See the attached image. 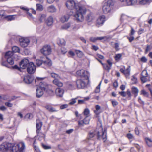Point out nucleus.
Masks as SVG:
<instances>
[{
  "mask_svg": "<svg viewBox=\"0 0 152 152\" xmlns=\"http://www.w3.org/2000/svg\"><path fill=\"white\" fill-rule=\"evenodd\" d=\"M125 2L128 5H132L136 4L137 0H126Z\"/></svg>",
  "mask_w": 152,
  "mask_h": 152,
  "instance_id": "nucleus-25",
  "label": "nucleus"
},
{
  "mask_svg": "<svg viewBox=\"0 0 152 152\" xmlns=\"http://www.w3.org/2000/svg\"><path fill=\"white\" fill-rule=\"evenodd\" d=\"M111 102L113 106L114 107L118 105V102L115 100H112Z\"/></svg>",
  "mask_w": 152,
  "mask_h": 152,
  "instance_id": "nucleus-50",
  "label": "nucleus"
},
{
  "mask_svg": "<svg viewBox=\"0 0 152 152\" xmlns=\"http://www.w3.org/2000/svg\"><path fill=\"white\" fill-rule=\"evenodd\" d=\"M35 71V66L33 62H31L27 68V71L29 74L34 73Z\"/></svg>",
  "mask_w": 152,
  "mask_h": 152,
  "instance_id": "nucleus-12",
  "label": "nucleus"
},
{
  "mask_svg": "<svg viewBox=\"0 0 152 152\" xmlns=\"http://www.w3.org/2000/svg\"><path fill=\"white\" fill-rule=\"evenodd\" d=\"M126 136L129 139H132L134 138V136L133 134L131 133H128L127 134Z\"/></svg>",
  "mask_w": 152,
  "mask_h": 152,
  "instance_id": "nucleus-54",
  "label": "nucleus"
},
{
  "mask_svg": "<svg viewBox=\"0 0 152 152\" xmlns=\"http://www.w3.org/2000/svg\"><path fill=\"white\" fill-rule=\"evenodd\" d=\"M147 60V59L145 56L142 57L140 59V61L143 62H146Z\"/></svg>",
  "mask_w": 152,
  "mask_h": 152,
  "instance_id": "nucleus-57",
  "label": "nucleus"
},
{
  "mask_svg": "<svg viewBox=\"0 0 152 152\" xmlns=\"http://www.w3.org/2000/svg\"><path fill=\"white\" fill-rule=\"evenodd\" d=\"M132 92L134 95L135 97H136L138 95L139 91L137 88L136 87H133L132 88Z\"/></svg>",
  "mask_w": 152,
  "mask_h": 152,
  "instance_id": "nucleus-30",
  "label": "nucleus"
},
{
  "mask_svg": "<svg viewBox=\"0 0 152 152\" xmlns=\"http://www.w3.org/2000/svg\"><path fill=\"white\" fill-rule=\"evenodd\" d=\"M147 76H142L141 77V80L144 83L146 82L147 81V79L146 78Z\"/></svg>",
  "mask_w": 152,
  "mask_h": 152,
  "instance_id": "nucleus-53",
  "label": "nucleus"
},
{
  "mask_svg": "<svg viewBox=\"0 0 152 152\" xmlns=\"http://www.w3.org/2000/svg\"><path fill=\"white\" fill-rule=\"evenodd\" d=\"M90 111L88 108L85 109L83 112V113L86 116L83 120H80L78 121V125L79 126H83L85 125L89 124L90 118L88 117V115Z\"/></svg>",
  "mask_w": 152,
  "mask_h": 152,
  "instance_id": "nucleus-5",
  "label": "nucleus"
},
{
  "mask_svg": "<svg viewBox=\"0 0 152 152\" xmlns=\"http://www.w3.org/2000/svg\"><path fill=\"white\" fill-rule=\"evenodd\" d=\"M36 9L37 11H42L43 10V7L41 4H37L36 5Z\"/></svg>",
  "mask_w": 152,
  "mask_h": 152,
  "instance_id": "nucleus-31",
  "label": "nucleus"
},
{
  "mask_svg": "<svg viewBox=\"0 0 152 152\" xmlns=\"http://www.w3.org/2000/svg\"><path fill=\"white\" fill-rule=\"evenodd\" d=\"M85 4L84 1L76 3L73 0H68L66 2V6L68 8L70 9L75 8L76 9L74 17L77 22H82L84 20V15L86 12V9L83 7Z\"/></svg>",
  "mask_w": 152,
  "mask_h": 152,
  "instance_id": "nucleus-1",
  "label": "nucleus"
},
{
  "mask_svg": "<svg viewBox=\"0 0 152 152\" xmlns=\"http://www.w3.org/2000/svg\"><path fill=\"white\" fill-rule=\"evenodd\" d=\"M69 55V56L71 57H73L75 56V53L72 50H69L68 52Z\"/></svg>",
  "mask_w": 152,
  "mask_h": 152,
  "instance_id": "nucleus-47",
  "label": "nucleus"
},
{
  "mask_svg": "<svg viewBox=\"0 0 152 152\" xmlns=\"http://www.w3.org/2000/svg\"><path fill=\"white\" fill-rule=\"evenodd\" d=\"M61 53L62 54H65L67 52L66 49L63 47L61 48Z\"/></svg>",
  "mask_w": 152,
  "mask_h": 152,
  "instance_id": "nucleus-56",
  "label": "nucleus"
},
{
  "mask_svg": "<svg viewBox=\"0 0 152 152\" xmlns=\"http://www.w3.org/2000/svg\"><path fill=\"white\" fill-rule=\"evenodd\" d=\"M47 10L48 12L53 13L57 11V9L54 6L51 5L47 7Z\"/></svg>",
  "mask_w": 152,
  "mask_h": 152,
  "instance_id": "nucleus-19",
  "label": "nucleus"
},
{
  "mask_svg": "<svg viewBox=\"0 0 152 152\" xmlns=\"http://www.w3.org/2000/svg\"><path fill=\"white\" fill-rule=\"evenodd\" d=\"M43 91L41 89L37 88L36 89V96L38 98L41 97L43 94Z\"/></svg>",
  "mask_w": 152,
  "mask_h": 152,
  "instance_id": "nucleus-23",
  "label": "nucleus"
},
{
  "mask_svg": "<svg viewBox=\"0 0 152 152\" xmlns=\"http://www.w3.org/2000/svg\"><path fill=\"white\" fill-rule=\"evenodd\" d=\"M64 92V90L60 88H57L55 91L56 95L57 96L59 97H62Z\"/></svg>",
  "mask_w": 152,
  "mask_h": 152,
  "instance_id": "nucleus-18",
  "label": "nucleus"
},
{
  "mask_svg": "<svg viewBox=\"0 0 152 152\" xmlns=\"http://www.w3.org/2000/svg\"><path fill=\"white\" fill-rule=\"evenodd\" d=\"M90 40L91 41L93 42H94L97 40V37H91L90 38Z\"/></svg>",
  "mask_w": 152,
  "mask_h": 152,
  "instance_id": "nucleus-58",
  "label": "nucleus"
},
{
  "mask_svg": "<svg viewBox=\"0 0 152 152\" xmlns=\"http://www.w3.org/2000/svg\"><path fill=\"white\" fill-rule=\"evenodd\" d=\"M23 81L26 84L31 83L33 80V78L31 75H26L24 76Z\"/></svg>",
  "mask_w": 152,
  "mask_h": 152,
  "instance_id": "nucleus-15",
  "label": "nucleus"
},
{
  "mask_svg": "<svg viewBox=\"0 0 152 152\" xmlns=\"http://www.w3.org/2000/svg\"><path fill=\"white\" fill-rule=\"evenodd\" d=\"M12 51L15 53H19L20 51V49L18 47L14 46L12 48Z\"/></svg>",
  "mask_w": 152,
  "mask_h": 152,
  "instance_id": "nucleus-37",
  "label": "nucleus"
},
{
  "mask_svg": "<svg viewBox=\"0 0 152 152\" xmlns=\"http://www.w3.org/2000/svg\"><path fill=\"white\" fill-rule=\"evenodd\" d=\"M94 18L93 14L92 13H90L87 15L86 17V20L88 22H92Z\"/></svg>",
  "mask_w": 152,
  "mask_h": 152,
  "instance_id": "nucleus-21",
  "label": "nucleus"
},
{
  "mask_svg": "<svg viewBox=\"0 0 152 152\" xmlns=\"http://www.w3.org/2000/svg\"><path fill=\"white\" fill-rule=\"evenodd\" d=\"M15 15H8L6 17V19L8 21H11L15 19Z\"/></svg>",
  "mask_w": 152,
  "mask_h": 152,
  "instance_id": "nucleus-38",
  "label": "nucleus"
},
{
  "mask_svg": "<svg viewBox=\"0 0 152 152\" xmlns=\"http://www.w3.org/2000/svg\"><path fill=\"white\" fill-rule=\"evenodd\" d=\"M40 52L45 56L50 55L51 52V49L50 46L48 45H44L40 50Z\"/></svg>",
  "mask_w": 152,
  "mask_h": 152,
  "instance_id": "nucleus-7",
  "label": "nucleus"
},
{
  "mask_svg": "<svg viewBox=\"0 0 152 152\" xmlns=\"http://www.w3.org/2000/svg\"><path fill=\"white\" fill-rule=\"evenodd\" d=\"M43 64L47 66H50L52 65L51 61L49 59L47 58L46 61H42L41 60L37 59L36 61V64L38 66H39Z\"/></svg>",
  "mask_w": 152,
  "mask_h": 152,
  "instance_id": "nucleus-8",
  "label": "nucleus"
},
{
  "mask_svg": "<svg viewBox=\"0 0 152 152\" xmlns=\"http://www.w3.org/2000/svg\"><path fill=\"white\" fill-rule=\"evenodd\" d=\"M42 125V122L39 119L36 120V132H40L41 129V127Z\"/></svg>",
  "mask_w": 152,
  "mask_h": 152,
  "instance_id": "nucleus-16",
  "label": "nucleus"
},
{
  "mask_svg": "<svg viewBox=\"0 0 152 152\" xmlns=\"http://www.w3.org/2000/svg\"><path fill=\"white\" fill-rule=\"evenodd\" d=\"M77 98H75L72 99L69 102V104L70 105H72L76 102V99Z\"/></svg>",
  "mask_w": 152,
  "mask_h": 152,
  "instance_id": "nucleus-48",
  "label": "nucleus"
},
{
  "mask_svg": "<svg viewBox=\"0 0 152 152\" xmlns=\"http://www.w3.org/2000/svg\"><path fill=\"white\" fill-rule=\"evenodd\" d=\"M101 84V82L99 83V85L96 88V89L95 91V93H99L100 92V88Z\"/></svg>",
  "mask_w": 152,
  "mask_h": 152,
  "instance_id": "nucleus-44",
  "label": "nucleus"
},
{
  "mask_svg": "<svg viewBox=\"0 0 152 152\" xmlns=\"http://www.w3.org/2000/svg\"><path fill=\"white\" fill-rule=\"evenodd\" d=\"M5 104L7 106L10 107H11L12 106V104L9 102H6Z\"/></svg>",
  "mask_w": 152,
  "mask_h": 152,
  "instance_id": "nucleus-62",
  "label": "nucleus"
},
{
  "mask_svg": "<svg viewBox=\"0 0 152 152\" xmlns=\"http://www.w3.org/2000/svg\"><path fill=\"white\" fill-rule=\"evenodd\" d=\"M46 16V15L45 14H39L37 18L38 22L39 23L43 22L45 21Z\"/></svg>",
  "mask_w": 152,
  "mask_h": 152,
  "instance_id": "nucleus-17",
  "label": "nucleus"
},
{
  "mask_svg": "<svg viewBox=\"0 0 152 152\" xmlns=\"http://www.w3.org/2000/svg\"><path fill=\"white\" fill-rule=\"evenodd\" d=\"M19 41L20 45L23 48L27 46L30 42V41L28 38L23 37L19 39Z\"/></svg>",
  "mask_w": 152,
  "mask_h": 152,
  "instance_id": "nucleus-9",
  "label": "nucleus"
},
{
  "mask_svg": "<svg viewBox=\"0 0 152 152\" xmlns=\"http://www.w3.org/2000/svg\"><path fill=\"white\" fill-rule=\"evenodd\" d=\"M33 117V115L31 113L27 114L25 115V118H26L29 119H31Z\"/></svg>",
  "mask_w": 152,
  "mask_h": 152,
  "instance_id": "nucleus-51",
  "label": "nucleus"
},
{
  "mask_svg": "<svg viewBox=\"0 0 152 152\" xmlns=\"http://www.w3.org/2000/svg\"><path fill=\"white\" fill-rule=\"evenodd\" d=\"M152 2V0H139V3L141 5L149 4Z\"/></svg>",
  "mask_w": 152,
  "mask_h": 152,
  "instance_id": "nucleus-27",
  "label": "nucleus"
},
{
  "mask_svg": "<svg viewBox=\"0 0 152 152\" xmlns=\"http://www.w3.org/2000/svg\"><path fill=\"white\" fill-rule=\"evenodd\" d=\"M131 80L133 81L132 83L133 84L136 83L137 82V79L135 75L132 76V78Z\"/></svg>",
  "mask_w": 152,
  "mask_h": 152,
  "instance_id": "nucleus-46",
  "label": "nucleus"
},
{
  "mask_svg": "<svg viewBox=\"0 0 152 152\" xmlns=\"http://www.w3.org/2000/svg\"><path fill=\"white\" fill-rule=\"evenodd\" d=\"M101 64L102 65L103 68L108 71H109L111 68V67L108 65L107 64H104L102 63H101Z\"/></svg>",
  "mask_w": 152,
  "mask_h": 152,
  "instance_id": "nucleus-40",
  "label": "nucleus"
},
{
  "mask_svg": "<svg viewBox=\"0 0 152 152\" xmlns=\"http://www.w3.org/2000/svg\"><path fill=\"white\" fill-rule=\"evenodd\" d=\"M109 39V37L107 36H104L101 37H97V40H104V41H106Z\"/></svg>",
  "mask_w": 152,
  "mask_h": 152,
  "instance_id": "nucleus-39",
  "label": "nucleus"
},
{
  "mask_svg": "<svg viewBox=\"0 0 152 152\" xmlns=\"http://www.w3.org/2000/svg\"><path fill=\"white\" fill-rule=\"evenodd\" d=\"M138 101L141 104L144 105V102L142 101L140 97H139Z\"/></svg>",
  "mask_w": 152,
  "mask_h": 152,
  "instance_id": "nucleus-64",
  "label": "nucleus"
},
{
  "mask_svg": "<svg viewBox=\"0 0 152 152\" xmlns=\"http://www.w3.org/2000/svg\"><path fill=\"white\" fill-rule=\"evenodd\" d=\"M135 32V31L134 30V29L132 27H131V30L130 31V35H133L134 34Z\"/></svg>",
  "mask_w": 152,
  "mask_h": 152,
  "instance_id": "nucleus-63",
  "label": "nucleus"
},
{
  "mask_svg": "<svg viewBox=\"0 0 152 152\" xmlns=\"http://www.w3.org/2000/svg\"><path fill=\"white\" fill-rule=\"evenodd\" d=\"M47 87V85L45 83L40 82L39 84V86L37 88L44 91Z\"/></svg>",
  "mask_w": 152,
  "mask_h": 152,
  "instance_id": "nucleus-28",
  "label": "nucleus"
},
{
  "mask_svg": "<svg viewBox=\"0 0 152 152\" xmlns=\"http://www.w3.org/2000/svg\"><path fill=\"white\" fill-rule=\"evenodd\" d=\"M53 83L54 84L56 85L58 87H61L63 86V84L61 82L57 79H55L53 81Z\"/></svg>",
  "mask_w": 152,
  "mask_h": 152,
  "instance_id": "nucleus-29",
  "label": "nucleus"
},
{
  "mask_svg": "<svg viewBox=\"0 0 152 152\" xmlns=\"http://www.w3.org/2000/svg\"><path fill=\"white\" fill-rule=\"evenodd\" d=\"M119 44L117 43H115V48L116 50H119Z\"/></svg>",
  "mask_w": 152,
  "mask_h": 152,
  "instance_id": "nucleus-60",
  "label": "nucleus"
},
{
  "mask_svg": "<svg viewBox=\"0 0 152 152\" xmlns=\"http://www.w3.org/2000/svg\"><path fill=\"white\" fill-rule=\"evenodd\" d=\"M50 75L52 77L54 78L55 79H57V78L60 77L58 74L55 73H50Z\"/></svg>",
  "mask_w": 152,
  "mask_h": 152,
  "instance_id": "nucleus-41",
  "label": "nucleus"
},
{
  "mask_svg": "<svg viewBox=\"0 0 152 152\" xmlns=\"http://www.w3.org/2000/svg\"><path fill=\"white\" fill-rule=\"evenodd\" d=\"M75 51L77 56L81 58L83 56V54L81 51L76 50H75Z\"/></svg>",
  "mask_w": 152,
  "mask_h": 152,
  "instance_id": "nucleus-35",
  "label": "nucleus"
},
{
  "mask_svg": "<svg viewBox=\"0 0 152 152\" xmlns=\"http://www.w3.org/2000/svg\"><path fill=\"white\" fill-rule=\"evenodd\" d=\"M95 134L93 132H90L88 136V139H90L93 137L95 135Z\"/></svg>",
  "mask_w": 152,
  "mask_h": 152,
  "instance_id": "nucleus-52",
  "label": "nucleus"
},
{
  "mask_svg": "<svg viewBox=\"0 0 152 152\" xmlns=\"http://www.w3.org/2000/svg\"><path fill=\"white\" fill-rule=\"evenodd\" d=\"M70 26V24L68 23L62 26L61 28L63 29H67Z\"/></svg>",
  "mask_w": 152,
  "mask_h": 152,
  "instance_id": "nucleus-42",
  "label": "nucleus"
},
{
  "mask_svg": "<svg viewBox=\"0 0 152 152\" xmlns=\"http://www.w3.org/2000/svg\"><path fill=\"white\" fill-rule=\"evenodd\" d=\"M105 18L104 15L100 16L97 20V24L102 25L105 21Z\"/></svg>",
  "mask_w": 152,
  "mask_h": 152,
  "instance_id": "nucleus-20",
  "label": "nucleus"
},
{
  "mask_svg": "<svg viewBox=\"0 0 152 152\" xmlns=\"http://www.w3.org/2000/svg\"><path fill=\"white\" fill-rule=\"evenodd\" d=\"M113 5L114 2L112 0H105L102 6V11L104 13H113Z\"/></svg>",
  "mask_w": 152,
  "mask_h": 152,
  "instance_id": "nucleus-3",
  "label": "nucleus"
},
{
  "mask_svg": "<svg viewBox=\"0 0 152 152\" xmlns=\"http://www.w3.org/2000/svg\"><path fill=\"white\" fill-rule=\"evenodd\" d=\"M9 150L10 152H24L25 148V144L23 142H20L17 144L10 143Z\"/></svg>",
  "mask_w": 152,
  "mask_h": 152,
  "instance_id": "nucleus-4",
  "label": "nucleus"
},
{
  "mask_svg": "<svg viewBox=\"0 0 152 152\" xmlns=\"http://www.w3.org/2000/svg\"><path fill=\"white\" fill-rule=\"evenodd\" d=\"M141 75L142 76H148V74L146 70H143L142 73Z\"/></svg>",
  "mask_w": 152,
  "mask_h": 152,
  "instance_id": "nucleus-55",
  "label": "nucleus"
},
{
  "mask_svg": "<svg viewBox=\"0 0 152 152\" xmlns=\"http://www.w3.org/2000/svg\"><path fill=\"white\" fill-rule=\"evenodd\" d=\"M141 94H143L144 95L146 96H148V93L144 90H142Z\"/></svg>",
  "mask_w": 152,
  "mask_h": 152,
  "instance_id": "nucleus-59",
  "label": "nucleus"
},
{
  "mask_svg": "<svg viewBox=\"0 0 152 152\" xmlns=\"http://www.w3.org/2000/svg\"><path fill=\"white\" fill-rule=\"evenodd\" d=\"M36 133L37 134V138L40 140L45 138V135L42 132H36Z\"/></svg>",
  "mask_w": 152,
  "mask_h": 152,
  "instance_id": "nucleus-26",
  "label": "nucleus"
},
{
  "mask_svg": "<svg viewBox=\"0 0 152 152\" xmlns=\"http://www.w3.org/2000/svg\"><path fill=\"white\" fill-rule=\"evenodd\" d=\"M123 68H121L120 69V71L121 72L123 73L126 78H129V76L130 75V72L131 71L130 66H128L127 69H125V66H123Z\"/></svg>",
  "mask_w": 152,
  "mask_h": 152,
  "instance_id": "nucleus-10",
  "label": "nucleus"
},
{
  "mask_svg": "<svg viewBox=\"0 0 152 152\" xmlns=\"http://www.w3.org/2000/svg\"><path fill=\"white\" fill-rule=\"evenodd\" d=\"M119 93L120 95L123 97H125L126 96V94L124 91L119 92Z\"/></svg>",
  "mask_w": 152,
  "mask_h": 152,
  "instance_id": "nucleus-61",
  "label": "nucleus"
},
{
  "mask_svg": "<svg viewBox=\"0 0 152 152\" xmlns=\"http://www.w3.org/2000/svg\"><path fill=\"white\" fill-rule=\"evenodd\" d=\"M122 55L121 54H116L115 57V60L118 61L120 59Z\"/></svg>",
  "mask_w": 152,
  "mask_h": 152,
  "instance_id": "nucleus-43",
  "label": "nucleus"
},
{
  "mask_svg": "<svg viewBox=\"0 0 152 152\" xmlns=\"http://www.w3.org/2000/svg\"><path fill=\"white\" fill-rule=\"evenodd\" d=\"M106 130H104L102 132H98L97 133L98 138L99 139H102L104 142L107 139L106 135Z\"/></svg>",
  "mask_w": 152,
  "mask_h": 152,
  "instance_id": "nucleus-11",
  "label": "nucleus"
},
{
  "mask_svg": "<svg viewBox=\"0 0 152 152\" xmlns=\"http://www.w3.org/2000/svg\"><path fill=\"white\" fill-rule=\"evenodd\" d=\"M145 140L146 144L148 147H152V140L151 139L148 138H146Z\"/></svg>",
  "mask_w": 152,
  "mask_h": 152,
  "instance_id": "nucleus-32",
  "label": "nucleus"
},
{
  "mask_svg": "<svg viewBox=\"0 0 152 152\" xmlns=\"http://www.w3.org/2000/svg\"><path fill=\"white\" fill-rule=\"evenodd\" d=\"M86 73V71H85L83 69H82L80 70L77 71L76 72V74L77 75H78L79 76H80V78H81L82 74H83V73Z\"/></svg>",
  "mask_w": 152,
  "mask_h": 152,
  "instance_id": "nucleus-33",
  "label": "nucleus"
},
{
  "mask_svg": "<svg viewBox=\"0 0 152 152\" xmlns=\"http://www.w3.org/2000/svg\"><path fill=\"white\" fill-rule=\"evenodd\" d=\"M58 43L59 45H65V41L63 39H59L58 41Z\"/></svg>",
  "mask_w": 152,
  "mask_h": 152,
  "instance_id": "nucleus-34",
  "label": "nucleus"
},
{
  "mask_svg": "<svg viewBox=\"0 0 152 152\" xmlns=\"http://www.w3.org/2000/svg\"><path fill=\"white\" fill-rule=\"evenodd\" d=\"M96 110H94V113L96 115L99 114L100 112H98V111L101 109V107L99 105H96L95 106Z\"/></svg>",
  "mask_w": 152,
  "mask_h": 152,
  "instance_id": "nucleus-36",
  "label": "nucleus"
},
{
  "mask_svg": "<svg viewBox=\"0 0 152 152\" xmlns=\"http://www.w3.org/2000/svg\"><path fill=\"white\" fill-rule=\"evenodd\" d=\"M69 18V16L68 14H66L62 16L60 19V20L62 23H64L67 22Z\"/></svg>",
  "mask_w": 152,
  "mask_h": 152,
  "instance_id": "nucleus-24",
  "label": "nucleus"
},
{
  "mask_svg": "<svg viewBox=\"0 0 152 152\" xmlns=\"http://www.w3.org/2000/svg\"><path fill=\"white\" fill-rule=\"evenodd\" d=\"M42 148L45 149H48L51 148V147L50 146L47 145L42 143Z\"/></svg>",
  "mask_w": 152,
  "mask_h": 152,
  "instance_id": "nucleus-49",
  "label": "nucleus"
},
{
  "mask_svg": "<svg viewBox=\"0 0 152 152\" xmlns=\"http://www.w3.org/2000/svg\"><path fill=\"white\" fill-rule=\"evenodd\" d=\"M29 62L28 59L25 58L23 59L20 63V67L21 68L25 69L29 65Z\"/></svg>",
  "mask_w": 152,
  "mask_h": 152,
  "instance_id": "nucleus-13",
  "label": "nucleus"
},
{
  "mask_svg": "<svg viewBox=\"0 0 152 152\" xmlns=\"http://www.w3.org/2000/svg\"><path fill=\"white\" fill-rule=\"evenodd\" d=\"M86 73L82 74L81 78L78 79L76 81L77 87L79 88H84L87 86V83L89 82V77L90 75L89 73L86 71Z\"/></svg>",
  "mask_w": 152,
  "mask_h": 152,
  "instance_id": "nucleus-2",
  "label": "nucleus"
},
{
  "mask_svg": "<svg viewBox=\"0 0 152 152\" xmlns=\"http://www.w3.org/2000/svg\"><path fill=\"white\" fill-rule=\"evenodd\" d=\"M53 21V18L52 16H50L48 17L46 20V23L48 26H50L52 25Z\"/></svg>",
  "mask_w": 152,
  "mask_h": 152,
  "instance_id": "nucleus-22",
  "label": "nucleus"
},
{
  "mask_svg": "<svg viewBox=\"0 0 152 152\" xmlns=\"http://www.w3.org/2000/svg\"><path fill=\"white\" fill-rule=\"evenodd\" d=\"M9 143H4L0 145V151L5 152L9 150Z\"/></svg>",
  "mask_w": 152,
  "mask_h": 152,
  "instance_id": "nucleus-14",
  "label": "nucleus"
},
{
  "mask_svg": "<svg viewBox=\"0 0 152 152\" xmlns=\"http://www.w3.org/2000/svg\"><path fill=\"white\" fill-rule=\"evenodd\" d=\"M8 64V63H7V62L6 61H2L1 63V65L2 66H5L7 68H10V66H9Z\"/></svg>",
  "mask_w": 152,
  "mask_h": 152,
  "instance_id": "nucleus-45",
  "label": "nucleus"
},
{
  "mask_svg": "<svg viewBox=\"0 0 152 152\" xmlns=\"http://www.w3.org/2000/svg\"><path fill=\"white\" fill-rule=\"evenodd\" d=\"M15 55L12 51H9L7 52L4 56V57L6 59L7 61L9 64L11 65L14 64V58Z\"/></svg>",
  "mask_w": 152,
  "mask_h": 152,
  "instance_id": "nucleus-6",
  "label": "nucleus"
}]
</instances>
